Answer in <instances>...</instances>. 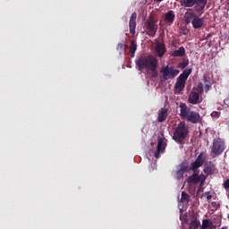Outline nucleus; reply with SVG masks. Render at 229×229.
<instances>
[{
    "label": "nucleus",
    "instance_id": "33",
    "mask_svg": "<svg viewBox=\"0 0 229 229\" xmlns=\"http://www.w3.org/2000/svg\"><path fill=\"white\" fill-rule=\"evenodd\" d=\"M157 1V3H162V1H164V0H156Z\"/></svg>",
    "mask_w": 229,
    "mask_h": 229
},
{
    "label": "nucleus",
    "instance_id": "30",
    "mask_svg": "<svg viewBox=\"0 0 229 229\" xmlns=\"http://www.w3.org/2000/svg\"><path fill=\"white\" fill-rule=\"evenodd\" d=\"M223 185H224V188L229 189V179L225 180Z\"/></svg>",
    "mask_w": 229,
    "mask_h": 229
},
{
    "label": "nucleus",
    "instance_id": "26",
    "mask_svg": "<svg viewBox=\"0 0 229 229\" xmlns=\"http://www.w3.org/2000/svg\"><path fill=\"white\" fill-rule=\"evenodd\" d=\"M118 47L126 51V49H128V45H123V43H120L118 44Z\"/></svg>",
    "mask_w": 229,
    "mask_h": 229
},
{
    "label": "nucleus",
    "instance_id": "6",
    "mask_svg": "<svg viewBox=\"0 0 229 229\" xmlns=\"http://www.w3.org/2000/svg\"><path fill=\"white\" fill-rule=\"evenodd\" d=\"M160 81H167V80H174L180 74V71L166 65L160 70Z\"/></svg>",
    "mask_w": 229,
    "mask_h": 229
},
{
    "label": "nucleus",
    "instance_id": "15",
    "mask_svg": "<svg viewBox=\"0 0 229 229\" xmlns=\"http://www.w3.org/2000/svg\"><path fill=\"white\" fill-rule=\"evenodd\" d=\"M204 173L208 176L216 173V165L209 161L204 165Z\"/></svg>",
    "mask_w": 229,
    "mask_h": 229
},
{
    "label": "nucleus",
    "instance_id": "18",
    "mask_svg": "<svg viewBox=\"0 0 229 229\" xmlns=\"http://www.w3.org/2000/svg\"><path fill=\"white\" fill-rule=\"evenodd\" d=\"M167 119V109L166 108H161L159 110L158 115H157V122L158 123H164Z\"/></svg>",
    "mask_w": 229,
    "mask_h": 229
},
{
    "label": "nucleus",
    "instance_id": "19",
    "mask_svg": "<svg viewBox=\"0 0 229 229\" xmlns=\"http://www.w3.org/2000/svg\"><path fill=\"white\" fill-rule=\"evenodd\" d=\"M156 51L160 58L165 55V46L164 44H157L156 47Z\"/></svg>",
    "mask_w": 229,
    "mask_h": 229
},
{
    "label": "nucleus",
    "instance_id": "27",
    "mask_svg": "<svg viewBox=\"0 0 229 229\" xmlns=\"http://www.w3.org/2000/svg\"><path fill=\"white\" fill-rule=\"evenodd\" d=\"M205 196H207V200L210 201L212 199V195H210V192H205Z\"/></svg>",
    "mask_w": 229,
    "mask_h": 229
},
{
    "label": "nucleus",
    "instance_id": "25",
    "mask_svg": "<svg viewBox=\"0 0 229 229\" xmlns=\"http://www.w3.org/2000/svg\"><path fill=\"white\" fill-rule=\"evenodd\" d=\"M197 93L199 95V94H203V84L199 83L198 86H197Z\"/></svg>",
    "mask_w": 229,
    "mask_h": 229
},
{
    "label": "nucleus",
    "instance_id": "13",
    "mask_svg": "<svg viewBox=\"0 0 229 229\" xmlns=\"http://www.w3.org/2000/svg\"><path fill=\"white\" fill-rule=\"evenodd\" d=\"M137 28V13H132L129 21V30L131 35H135V30Z\"/></svg>",
    "mask_w": 229,
    "mask_h": 229
},
{
    "label": "nucleus",
    "instance_id": "22",
    "mask_svg": "<svg viewBox=\"0 0 229 229\" xmlns=\"http://www.w3.org/2000/svg\"><path fill=\"white\" fill-rule=\"evenodd\" d=\"M199 225H201V223L199 221H198L197 219H194L190 223V228L191 229H198L199 227Z\"/></svg>",
    "mask_w": 229,
    "mask_h": 229
},
{
    "label": "nucleus",
    "instance_id": "1",
    "mask_svg": "<svg viewBox=\"0 0 229 229\" xmlns=\"http://www.w3.org/2000/svg\"><path fill=\"white\" fill-rule=\"evenodd\" d=\"M135 64L138 71H144V69H147V71H150L152 78L158 77V71H157V68L158 67V60L155 55H140L136 59Z\"/></svg>",
    "mask_w": 229,
    "mask_h": 229
},
{
    "label": "nucleus",
    "instance_id": "31",
    "mask_svg": "<svg viewBox=\"0 0 229 229\" xmlns=\"http://www.w3.org/2000/svg\"><path fill=\"white\" fill-rule=\"evenodd\" d=\"M208 229H216V226H215V225L211 222L210 224H209V226L208 227Z\"/></svg>",
    "mask_w": 229,
    "mask_h": 229
},
{
    "label": "nucleus",
    "instance_id": "29",
    "mask_svg": "<svg viewBox=\"0 0 229 229\" xmlns=\"http://www.w3.org/2000/svg\"><path fill=\"white\" fill-rule=\"evenodd\" d=\"M189 65V62H182V64H181V67H182V69H185V67H187Z\"/></svg>",
    "mask_w": 229,
    "mask_h": 229
},
{
    "label": "nucleus",
    "instance_id": "10",
    "mask_svg": "<svg viewBox=\"0 0 229 229\" xmlns=\"http://www.w3.org/2000/svg\"><path fill=\"white\" fill-rule=\"evenodd\" d=\"M225 149H226V145H225V140H223V139L216 138L213 140L211 153H214L216 157H219Z\"/></svg>",
    "mask_w": 229,
    "mask_h": 229
},
{
    "label": "nucleus",
    "instance_id": "24",
    "mask_svg": "<svg viewBox=\"0 0 229 229\" xmlns=\"http://www.w3.org/2000/svg\"><path fill=\"white\" fill-rule=\"evenodd\" d=\"M212 222L210 221V220H208V219H205V220H203L202 221V229H207V228H208V226H210V224H211Z\"/></svg>",
    "mask_w": 229,
    "mask_h": 229
},
{
    "label": "nucleus",
    "instance_id": "3",
    "mask_svg": "<svg viewBox=\"0 0 229 229\" xmlns=\"http://www.w3.org/2000/svg\"><path fill=\"white\" fill-rule=\"evenodd\" d=\"M184 22L186 24H191L194 30H200L205 26V18H201L194 12H186L184 13Z\"/></svg>",
    "mask_w": 229,
    "mask_h": 229
},
{
    "label": "nucleus",
    "instance_id": "21",
    "mask_svg": "<svg viewBox=\"0 0 229 229\" xmlns=\"http://www.w3.org/2000/svg\"><path fill=\"white\" fill-rule=\"evenodd\" d=\"M172 56H185V48L181 47L179 49L172 53Z\"/></svg>",
    "mask_w": 229,
    "mask_h": 229
},
{
    "label": "nucleus",
    "instance_id": "32",
    "mask_svg": "<svg viewBox=\"0 0 229 229\" xmlns=\"http://www.w3.org/2000/svg\"><path fill=\"white\" fill-rule=\"evenodd\" d=\"M205 90H206V92H208V90H210V85L206 84L205 85Z\"/></svg>",
    "mask_w": 229,
    "mask_h": 229
},
{
    "label": "nucleus",
    "instance_id": "11",
    "mask_svg": "<svg viewBox=\"0 0 229 229\" xmlns=\"http://www.w3.org/2000/svg\"><path fill=\"white\" fill-rule=\"evenodd\" d=\"M189 171H192V169L189 165V162H182L177 166V171L175 172V178H177V180H183L185 173H189Z\"/></svg>",
    "mask_w": 229,
    "mask_h": 229
},
{
    "label": "nucleus",
    "instance_id": "7",
    "mask_svg": "<svg viewBox=\"0 0 229 229\" xmlns=\"http://www.w3.org/2000/svg\"><path fill=\"white\" fill-rule=\"evenodd\" d=\"M193 174L188 177L187 183L189 187H192V185H197L199 183V187L205 185V180H207V175L201 174L199 175V172L198 170H191Z\"/></svg>",
    "mask_w": 229,
    "mask_h": 229
},
{
    "label": "nucleus",
    "instance_id": "8",
    "mask_svg": "<svg viewBox=\"0 0 229 229\" xmlns=\"http://www.w3.org/2000/svg\"><path fill=\"white\" fill-rule=\"evenodd\" d=\"M144 29L146 35L148 37H155L157 35V31H158V25L153 16H150L149 19L145 21Z\"/></svg>",
    "mask_w": 229,
    "mask_h": 229
},
{
    "label": "nucleus",
    "instance_id": "4",
    "mask_svg": "<svg viewBox=\"0 0 229 229\" xmlns=\"http://www.w3.org/2000/svg\"><path fill=\"white\" fill-rule=\"evenodd\" d=\"M187 135H189V126L185 122H180L174 131V140L178 144H182L187 139Z\"/></svg>",
    "mask_w": 229,
    "mask_h": 229
},
{
    "label": "nucleus",
    "instance_id": "14",
    "mask_svg": "<svg viewBox=\"0 0 229 229\" xmlns=\"http://www.w3.org/2000/svg\"><path fill=\"white\" fill-rule=\"evenodd\" d=\"M165 150V145L164 144V138H158L157 149L154 153L155 158H158L160 157V153H164Z\"/></svg>",
    "mask_w": 229,
    "mask_h": 229
},
{
    "label": "nucleus",
    "instance_id": "2",
    "mask_svg": "<svg viewBox=\"0 0 229 229\" xmlns=\"http://www.w3.org/2000/svg\"><path fill=\"white\" fill-rule=\"evenodd\" d=\"M179 108L181 119H186V121L191 123V124H198L203 121L199 113L192 111L191 107L187 106V104L181 103Z\"/></svg>",
    "mask_w": 229,
    "mask_h": 229
},
{
    "label": "nucleus",
    "instance_id": "16",
    "mask_svg": "<svg viewBox=\"0 0 229 229\" xmlns=\"http://www.w3.org/2000/svg\"><path fill=\"white\" fill-rule=\"evenodd\" d=\"M188 101L189 103H191V105H198L201 103V101H199V93L196 91H192L191 93H190Z\"/></svg>",
    "mask_w": 229,
    "mask_h": 229
},
{
    "label": "nucleus",
    "instance_id": "12",
    "mask_svg": "<svg viewBox=\"0 0 229 229\" xmlns=\"http://www.w3.org/2000/svg\"><path fill=\"white\" fill-rule=\"evenodd\" d=\"M203 164H205V154L201 152L196 158V160L191 164V171H198L199 167L203 166Z\"/></svg>",
    "mask_w": 229,
    "mask_h": 229
},
{
    "label": "nucleus",
    "instance_id": "17",
    "mask_svg": "<svg viewBox=\"0 0 229 229\" xmlns=\"http://www.w3.org/2000/svg\"><path fill=\"white\" fill-rule=\"evenodd\" d=\"M174 12L173 11H168L164 18V21L166 24H173V22H174Z\"/></svg>",
    "mask_w": 229,
    "mask_h": 229
},
{
    "label": "nucleus",
    "instance_id": "23",
    "mask_svg": "<svg viewBox=\"0 0 229 229\" xmlns=\"http://www.w3.org/2000/svg\"><path fill=\"white\" fill-rule=\"evenodd\" d=\"M189 199H190L189 194H187V192L185 191H182L181 196V201L182 203H189Z\"/></svg>",
    "mask_w": 229,
    "mask_h": 229
},
{
    "label": "nucleus",
    "instance_id": "5",
    "mask_svg": "<svg viewBox=\"0 0 229 229\" xmlns=\"http://www.w3.org/2000/svg\"><path fill=\"white\" fill-rule=\"evenodd\" d=\"M181 6L183 8H192L194 6L197 13H203V10L207 6V0H181Z\"/></svg>",
    "mask_w": 229,
    "mask_h": 229
},
{
    "label": "nucleus",
    "instance_id": "20",
    "mask_svg": "<svg viewBox=\"0 0 229 229\" xmlns=\"http://www.w3.org/2000/svg\"><path fill=\"white\" fill-rule=\"evenodd\" d=\"M135 51H137V42L132 40L130 46L131 58H133V56H135Z\"/></svg>",
    "mask_w": 229,
    "mask_h": 229
},
{
    "label": "nucleus",
    "instance_id": "28",
    "mask_svg": "<svg viewBox=\"0 0 229 229\" xmlns=\"http://www.w3.org/2000/svg\"><path fill=\"white\" fill-rule=\"evenodd\" d=\"M220 113L217 111H214L213 113H211V117H219Z\"/></svg>",
    "mask_w": 229,
    "mask_h": 229
},
{
    "label": "nucleus",
    "instance_id": "9",
    "mask_svg": "<svg viewBox=\"0 0 229 229\" xmlns=\"http://www.w3.org/2000/svg\"><path fill=\"white\" fill-rule=\"evenodd\" d=\"M191 72H192V68L183 70V72L177 78V81L174 86L176 90H179V92H182V90L185 89V83L189 76H191Z\"/></svg>",
    "mask_w": 229,
    "mask_h": 229
}]
</instances>
